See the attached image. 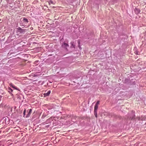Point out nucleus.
<instances>
[{
  "label": "nucleus",
  "instance_id": "obj_20",
  "mask_svg": "<svg viewBox=\"0 0 146 146\" xmlns=\"http://www.w3.org/2000/svg\"><path fill=\"white\" fill-rule=\"evenodd\" d=\"M47 115L45 113H44L42 116V118H44Z\"/></svg>",
  "mask_w": 146,
  "mask_h": 146
},
{
  "label": "nucleus",
  "instance_id": "obj_29",
  "mask_svg": "<svg viewBox=\"0 0 146 146\" xmlns=\"http://www.w3.org/2000/svg\"><path fill=\"white\" fill-rule=\"evenodd\" d=\"M142 119V120H143V119Z\"/></svg>",
  "mask_w": 146,
  "mask_h": 146
},
{
  "label": "nucleus",
  "instance_id": "obj_9",
  "mask_svg": "<svg viewBox=\"0 0 146 146\" xmlns=\"http://www.w3.org/2000/svg\"><path fill=\"white\" fill-rule=\"evenodd\" d=\"M78 118L77 117L74 115H72L71 118V121L74 122H75L76 121L77 119Z\"/></svg>",
  "mask_w": 146,
  "mask_h": 146
},
{
  "label": "nucleus",
  "instance_id": "obj_17",
  "mask_svg": "<svg viewBox=\"0 0 146 146\" xmlns=\"http://www.w3.org/2000/svg\"><path fill=\"white\" fill-rule=\"evenodd\" d=\"M58 118H57L56 117H54L52 119L53 120H55L56 121H58Z\"/></svg>",
  "mask_w": 146,
  "mask_h": 146
},
{
  "label": "nucleus",
  "instance_id": "obj_4",
  "mask_svg": "<svg viewBox=\"0 0 146 146\" xmlns=\"http://www.w3.org/2000/svg\"><path fill=\"white\" fill-rule=\"evenodd\" d=\"M99 101H98L96 103L94 108V113L95 117L97 118L98 117L97 110L98 108V104L99 103Z\"/></svg>",
  "mask_w": 146,
  "mask_h": 146
},
{
  "label": "nucleus",
  "instance_id": "obj_2",
  "mask_svg": "<svg viewBox=\"0 0 146 146\" xmlns=\"http://www.w3.org/2000/svg\"><path fill=\"white\" fill-rule=\"evenodd\" d=\"M47 108L48 110L46 111L47 113H48V114H50L54 112V109L53 108L52 105L48 106Z\"/></svg>",
  "mask_w": 146,
  "mask_h": 146
},
{
  "label": "nucleus",
  "instance_id": "obj_19",
  "mask_svg": "<svg viewBox=\"0 0 146 146\" xmlns=\"http://www.w3.org/2000/svg\"><path fill=\"white\" fill-rule=\"evenodd\" d=\"M42 66V65H39V66H38V67H36V68H38V71L40 70V69H41V67Z\"/></svg>",
  "mask_w": 146,
  "mask_h": 146
},
{
  "label": "nucleus",
  "instance_id": "obj_8",
  "mask_svg": "<svg viewBox=\"0 0 146 146\" xmlns=\"http://www.w3.org/2000/svg\"><path fill=\"white\" fill-rule=\"evenodd\" d=\"M17 29L18 31L21 33H24L25 32L26 30L22 29L20 27H19Z\"/></svg>",
  "mask_w": 146,
  "mask_h": 146
},
{
  "label": "nucleus",
  "instance_id": "obj_23",
  "mask_svg": "<svg viewBox=\"0 0 146 146\" xmlns=\"http://www.w3.org/2000/svg\"><path fill=\"white\" fill-rule=\"evenodd\" d=\"M50 126V125L49 124V125H46L45 126V128H48V127H49Z\"/></svg>",
  "mask_w": 146,
  "mask_h": 146
},
{
  "label": "nucleus",
  "instance_id": "obj_28",
  "mask_svg": "<svg viewBox=\"0 0 146 146\" xmlns=\"http://www.w3.org/2000/svg\"><path fill=\"white\" fill-rule=\"evenodd\" d=\"M131 67H132V66H130V67H131Z\"/></svg>",
  "mask_w": 146,
  "mask_h": 146
},
{
  "label": "nucleus",
  "instance_id": "obj_12",
  "mask_svg": "<svg viewBox=\"0 0 146 146\" xmlns=\"http://www.w3.org/2000/svg\"><path fill=\"white\" fill-rule=\"evenodd\" d=\"M8 92L11 94V95L13 96V94L12 93L13 92V90L10 87H9L8 88Z\"/></svg>",
  "mask_w": 146,
  "mask_h": 146
},
{
  "label": "nucleus",
  "instance_id": "obj_25",
  "mask_svg": "<svg viewBox=\"0 0 146 146\" xmlns=\"http://www.w3.org/2000/svg\"><path fill=\"white\" fill-rule=\"evenodd\" d=\"M60 70H62V71H63V70L62 69V68H60Z\"/></svg>",
  "mask_w": 146,
  "mask_h": 146
},
{
  "label": "nucleus",
  "instance_id": "obj_22",
  "mask_svg": "<svg viewBox=\"0 0 146 146\" xmlns=\"http://www.w3.org/2000/svg\"><path fill=\"white\" fill-rule=\"evenodd\" d=\"M49 5L50 4H53V2L52 1H50L49 2Z\"/></svg>",
  "mask_w": 146,
  "mask_h": 146
},
{
  "label": "nucleus",
  "instance_id": "obj_13",
  "mask_svg": "<svg viewBox=\"0 0 146 146\" xmlns=\"http://www.w3.org/2000/svg\"><path fill=\"white\" fill-rule=\"evenodd\" d=\"M135 13L136 14H138L140 12V10L138 8H135Z\"/></svg>",
  "mask_w": 146,
  "mask_h": 146
},
{
  "label": "nucleus",
  "instance_id": "obj_14",
  "mask_svg": "<svg viewBox=\"0 0 146 146\" xmlns=\"http://www.w3.org/2000/svg\"><path fill=\"white\" fill-rule=\"evenodd\" d=\"M70 44H71L70 48H75V45L74 42H71Z\"/></svg>",
  "mask_w": 146,
  "mask_h": 146
},
{
  "label": "nucleus",
  "instance_id": "obj_3",
  "mask_svg": "<svg viewBox=\"0 0 146 146\" xmlns=\"http://www.w3.org/2000/svg\"><path fill=\"white\" fill-rule=\"evenodd\" d=\"M128 119L130 120L134 119L135 116V111H132L131 113H129L128 114Z\"/></svg>",
  "mask_w": 146,
  "mask_h": 146
},
{
  "label": "nucleus",
  "instance_id": "obj_24",
  "mask_svg": "<svg viewBox=\"0 0 146 146\" xmlns=\"http://www.w3.org/2000/svg\"><path fill=\"white\" fill-rule=\"evenodd\" d=\"M38 60H37V61H36L35 62V63L36 64V63H37L38 62Z\"/></svg>",
  "mask_w": 146,
  "mask_h": 146
},
{
  "label": "nucleus",
  "instance_id": "obj_11",
  "mask_svg": "<svg viewBox=\"0 0 146 146\" xmlns=\"http://www.w3.org/2000/svg\"><path fill=\"white\" fill-rule=\"evenodd\" d=\"M50 93L51 91L49 90H48L47 93H44L43 95L44 97H46L49 96Z\"/></svg>",
  "mask_w": 146,
  "mask_h": 146
},
{
  "label": "nucleus",
  "instance_id": "obj_10",
  "mask_svg": "<svg viewBox=\"0 0 146 146\" xmlns=\"http://www.w3.org/2000/svg\"><path fill=\"white\" fill-rule=\"evenodd\" d=\"M10 86L13 88L18 90H19V89H18L17 87L15 86L12 83H10L9 84Z\"/></svg>",
  "mask_w": 146,
  "mask_h": 146
},
{
  "label": "nucleus",
  "instance_id": "obj_7",
  "mask_svg": "<svg viewBox=\"0 0 146 146\" xmlns=\"http://www.w3.org/2000/svg\"><path fill=\"white\" fill-rule=\"evenodd\" d=\"M52 121V117H51L48 119L44 123H45V124H50Z\"/></svg>",
  "mask_w": 146,
  "mask_h": 146
},
{
  "label": "nucleus",
  "instance_id": "obj_18",
  "mask_svg": "<svg viewBox=\"0 0 146 146\" xmlns=\"http://www.w3.org/2000/svg\"><path fill=\"white\" fill-rule=\"evenodd\" d=\"M111 116L113 117H115L116 118H117V116L116 115H115L113 113H111Z\"/></svg>",
  "mask_w": 146,
  "mask_h": 146
},
{
  "label": "nucleus",
  "instance_id": "obj_30",
  "mask_svg": "<svg viewBox=\"0 0 146 146\" xmlns=\"http://www.w3.org/2000/svg\"><path fill=\"white\" fill-rule=\"evenodd\" d=\"M73 82H74L75 83V82H74V81H73Z\"/></svg>",
  "mask_w": 146,
  "mask_h": 146
},
{
  "label": "nucleus",
  "instance_id": "obj_21",
  "mask_svg": "<svg viewBox=\"0 0 146 146\" xmlns=\"http://www.w3.org/2000/svg\"><path fill=\"white\" fill-rule=\"evenodd\" d=\"M135 81H133L132 82V83L130 82V84L131 85H135Z\"/></svg>",
  "mask_w": 146,
  "mask_h": 146
},
{
  "label": "nucleus",
  "instance_id": "obj_31",
  "mask_svg": "<svg viewBox=\"0 0 146 146\" xmlns=\"http://www.w3.org/2000/svg\"><path fill=\"white\" fill-rule=\"evenodd\" d=\"M134 66H135V64H134Z\"/></svg>",
  "mask_w": 146,
  "mask_h": 146
},
{
  "label": "nucleus",
  "instance_id": "obj_16",
  "mask_svg": "<svg viewBox=\"0 0 146 146\" xmlns=\"http://www.w3.org/2000/svg\"><path fill=\"white\" fill-rule=\"evenodd\" d=\"M26 110L25 109L23 112V117H25L26 116V115H27L26 114Z\"/></svg>",
  "mask_w": 146,
  "mask_h": 146
},
{
  "label": "nucleus",
  "instance_id": "obj_26",
  "mask_svg": "<svg viewBox=\"0 0 146 146\" xmlns=\"http://www.w3.org/2000/svg\"><path fill=\"white\" fill-rule=\"evenodd\" d=\"M2 97V96H0V98L1 99V98Z\"/></svg>",
  "mask_w": 146,
  "mask_h": 146
},
{
  "label": "nucleus",
  "instance_id": "obj_6",
  "mask_svg": "<svg viewBox=\"0 0 146 146\" xmlns=\"http://www.w3.org/2000/svg\"><path fill=\"white\" fill-rule=\"evenodd\" d=\"M32 110L31 109H30L27 110V114L26 115L25 118H28L30 116L31 114L32 113Z\"/></svg>",
  "mask_w": 146,
  "mask_h": 146
},
{
  "label": "nucleus",
  "instance_id": "obj_1",
  "mask_svg": "<svg viewBox=\"0 0 146 146\" xmlns=\"http://www.w3.org/2000/svg\"><path fill=\"white\" fill-rule=\"evenodd\" d=\"M9 119L7 117H3L0 121L1 123H5L6 124H8L9 123Z\"/></svg>",
  "mask_w": 146,
  "mask_h": 146
},
{
  "label": "nucleus",
  "instance_id": "obj_27",
  "mask_svg": "<svg viewBox=\"0 0 146 146\" xmlns=\"http://www.w3.org/2000/svg\"><path fill=\"white\" fill-rule=\"evenodd\" d=\"M90 38V37H88H88H87V38Z\"/></svg>",
  "mask_w": 146,
  "mask_h": 146
},
{
  "label": "nucleus",
  "instance_id": "obj_5",
  "mask_svg": "<svg viewBox=\"0 0 146 146\" xmlns=\"http://www.w3.org/2000/svg\"><path fill=\"white\" fill-rule=\"evenodd\" d=\"M61 47L65 50L68 51L67 48L69 47V45L68 43H66L65 42H64L62 44Z\"/></svg>",
  "mask_w": 146,
  "mask_h": 146
},
{
  "label": "nucleus",
  "instance_id": "obj_15",
  "mask_svg": "<svg viewBox=\"0 0 146 146\" xmlns=\"http://www.w3.org/2000/svg\"><path fill=\"white\" fill-rule=\"evenodd\" d=\"M23 22L25 23L26 24L28 22V20L26 18H24L23 19Z\"/></svg>",
  "mask_w": 146,
  "mask_h": 146
}]
</instances>
